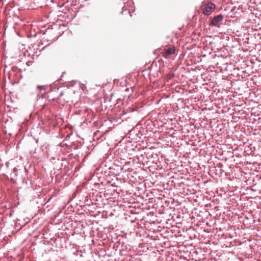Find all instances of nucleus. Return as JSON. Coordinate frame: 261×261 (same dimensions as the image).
Wrapping results in <instances>:
<instances>
[{
  "mask_svg": "<svg viewBox=\"0 0 261 261\" xmlns=\"http://www.w3.org/2000/svg\"><path fill=\"white\" fill-rule=\"evenodd\" d=\"M38 88L39 89H40V90H42V89H44V87L42 86H38Z\"/></svg>",
  "mask_w": 261,
  "mask_h": 261,
  "instance_id": "4",
  "label": "nucleus"
},
{
  "mask_svg": "<svg viewBox=\"0 0 261 261\" xmlns=\"http://www.w3.org/2000/svg\"><path fill=\"white\" fill-rule=\"evenodd\" d=\"M223 19V16L219 14L215 16L210 22V25L219 27V22L222 21Z\"/></svg>",
  "mask_w": 261,
  "mask_h": 261,
  "instance_id": "3",
  "label": "nucleus"
},
{
  "mask_svg": "<svg viewBox=\"0 0 261 261\" xmlns=\"http://www.w3.org/2000/svg\"><path fill=\"white\" fill-rule=\"evenodd\" d=\"M175 50L176 49L175 47L171 46L168 48H165L163 49H161V54L165 58H168L171 55L174 54Z\"/></svg>",
  "mask_w": 261,
  "mask_h": 261,
  "instance_id": "2",
  "label": "nucleus"
},
{
  "mask_svg": "<svg viewBox=\"0 0 261 261\" xmlns=\"http://www.w3.org/2000/svg\"><path fill=\"white\" fill-rule=\"evenodd\" d=\"M201 8L204 15H209L215 10V5L211 2H203Z\"/></svg>",
  "mask_w": 261,
  "mask_h": 261,
  "instance_id": "1",
  "label": "nucleus"
}]
</instances>
